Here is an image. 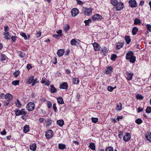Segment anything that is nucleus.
<instances>
[{"label":"nucleus","mask_w":151,"mask_h":151,"mask_svg":"<svg viewBox=\"0 0 151 151\" xmlns=\"http://www.w3.org/2000/svg\"><path fill=\"white\" fill-rule=\"evenodd\" d=\"M14 112L15 114V115L16 116H18L20 115L25 116L27 113V112L24 109H22L21 110H20L18 109H16L14 110Z\"/></svg>","instance_id":"obj_3"},{"label":"nucleus","mask_w":151,"mask_h":151,"mask_svg":"<svg viewBox=\"0 0 151 151\" xmlns=\"http://www.w3.org/2000/svg\"><path fill=\"white\" fill-rule=\"evenodd\" d=\"M79 11L76 8H73L71 11V13L73 17L76 16L78 13Z\"/></svg>","instance_id":"obj_11"},{"label":"nucleus","mask_w":151,"mask_h":151,"mask_svg":"<svg viewBox=\"0 0 151 151\" xmlns=\"http://www.w3.org/2000/svg\"><path fill=\"white\" fill-rule=\"evenodd\" d=\"M123 118V116H118L116 119L118 121H119L120 119H121Z\"/></svg>","instance_id":"obj_58"},{"label":"nucleus","mask_w":151,"mask_h":151,"mask_svg":"<svg viewBox=\"0 0 151 151\" xmlns=\"http://www.w3.org/2000/svg\"><path fill=\"white\" fill-rule=\"evenodd\" d=\"M141 23V21L138 18H136L135 19L134 22V24H140Z\"/></svg>","instance_id":"obj_32"},{"label":"nucleus","mask_w":151,"mask_h":151,"mask_svg":"<svg viewBox=\"0 0 151 151\" xmlns=\"http://www.w3.org/2000/svg\"><path fill=\"white\" fill-rule=\"evenodd\" d=\"M36 145L35 143H33L30 145V149L32 150L35 151L36 150Z\"/></svg>","instance_id":"obj_26"},{"label":"nucleus","mask_w":151,"mask_h":151,"mask_svg":"<svg viewBox=\"0 0 151 151\" xmlns=\"http://www.w3.org/2000/svg\"><path fill=\"white\" fill-rule=\"evenodd\" d=\"M50 92L51 93H54L56 92L57 91L56 89L55 88V87L52 85H51L50 86Z\"/></svg>","instance_id":"obj_23"},{"label":"nucleus","mask_w":151,"mask_h":151,"mask_svg":"<svg viewBox=\"0 0 151 151\" xmlns=\"http://www.w3.org/2000/svg\"><path fill=\"white\" fill-rule=\"evenodd\" d=\"M5 39L6 40H9L11 38V36L10 35L9 33L8 32H5L4 33Z\"/></svg>","instance_id":"obj_18"},{"label":"nucleus","mask_w":151,"mask_h":151,"mask_svg":"<svg viewBox=\"0 0 151 151\" xmlns=\"http://www.w3.org/2000/svg\"><path fill=\"white\" fill-rule=\"evenodd\" d=\"M58 147L59 149L63 150L66 148L65 145L64 144L60 143L58 145Z\"/></svg>","instance_id":"obj_31"},{"label":"nucleus","mask_w":151,"mask_h":151,"mask_svg":"<svg viewBox=\"0 0 151 151\" xmlns=\"http://www.w3.org/2000/svg\"><path fill=\"white\" fill-rule=\"evenodd\" d=\"M114 88L111 86H109L108 87V90L110 91H112L114 89Z\"/></svg>","instance_id":"obj_52"},{"label":"nucleus","mask_w":151,"mask_h":151,"mask_svg":"<svg viewBox=\"0 0 151 151\" xmlns=\"http://www.w3.org/2000/svg\"><path fill=\"white\" fill-rule=\"evenodd\" d=\"M123 45V44L122 43L118 42L116 45V48L119 49L122 48Z\"/></svg>","instance_id":"obj_35"},{"label":"nucleus","mask_w":151,"mask_h":151,"mask_svg":"<svg viewBox=\"0 0 151 151\" xmlns=\"http://www.w3.org/2000/svg\"><path fill=\"white\" fill-rule=\"evenodd\" d=\"M112 69V68L111 67H109L107 69V70L106 71V73L107 74H110L111 73Z\"/></svg>","instance_id":"obj_40"},{"label":"nucleus","mask_w":151,"mask_h":151,"mask_svg":"<svg viewBox=\"0 0 151 151\" xmlns=\"http://www.w3.org/2000/svg\"><path fill=\"white\" fill-rule=\"evenodd\" d=\"M1 58L0 60L1 61H3L5 60L6 59V57L5 55L1 54Z\"/></svg>","instance_id":"obj_37"},{"label":"nucleus","mask_w":151,"mask_h":151,"mask_svg":"<svg viewBox=\"0 0 151 151\" xmlns=\"http://www.w3.org/2000/svg\"><path fill=\"white\" fill-rule=\"evenodd\" d=\"M129 6L131 7H135L137 5V2L135 0H130L129 2Z\"/></svg>","instance_id":"obj_12"},{"label":"nucleus","mask_w":151,"mask_h":151,"mask_svg":"<svg viewBox=\"0 0 151 151\" xmlns=\"http://www.w3.org/2000/svg\"><path fill=\"white\" fill-rule=\"evenodd\" d=\"M124 38L127 44H129L131 41L130 37L129 36H126Z\"/></svg>","instance_id":"obj_33"},{"label":"nucleus","mask_w":151,"mask_h":151,"mask_svg":"<svg viewBox=\"0 0 151 151\" xmlns=\"http://www.w3.org/2000/svg\"><path fill=\"white\" fill-rule=\"evenodd\" d=\"M53 37L56 38H58L59 37V35H58L54 34L53 35Z\"/></svg>","instance_id":"obj_62"},{"label":"nucleus","mask_w":151,"mask_h":151,"mask_svg":"<svg viewBox=\"0 0 151 151\" xmlns=\"http://www.w3.org/2000/svg\"><path fill=\"white\" fill-rule=\"evenodd\" d=\"M116 58L117 55L115 54H113L111 56V60L114 61L116 59Z\"/></svg>","instance_id":"obj_44"},{"label":"nucleus","mask_w":151,"mask_h":151,"mask_svg":"<svg viewBox=\"0 0 151 151\" xmlns=\"http://www.w3.org/2000/svg\"><path fill=\"white\" fill-rule=\"evenodd\" d=\"M136 98L137 99H139L140 100H142L143 99V97L140 95L137 94L136 95Z\"/></svg>","instance_id":"obj_43"},{"label":"nucleus","mask_w":151,"mask_h":151,"mask_svg":"<svg viewBox=\"0 0 151 151\" xmlns=\"http://www.w3.org/2000/svg\"><path fill=\"white\" fill-rule=\"evenodd\" d=\"M93 46L94 50L95 51H98L99 50L100 47L99 45L97 42H94L93 44Z\"/></svg>","instance_id":"obj_13"},{"label":"nucleus","mask_w":151,"mask_h":151,"mask_svg":"<svg viewBox=\"0 0 151 151\" xmlns=\"http://www.w3.org/2000/svg\"><path fill=\"white\" fill-rule=\"evenodd\" d=\"M21 35L24 38L25 40H26L27 39V35L25 33H22Z\"/></svg>","instance_id":"obj_53"},{"label":"nucleus","mask_w":151,"mask_h":151,"mask_svg":"<svg viewBox=\"0 0 151 151\" xmlns=\"http://www.w3.org/2000/svg\"><path fill=\"white\" fill-rule=\"evenodd\" d=\"M116 10L119 11L122 9L124 7V5L123 3L120 2L117 4V6H116Z\"/></svg>","instance_id":"obj_8"},{"label":"nucleus","mask_w":151,"mask_h":151,"mask_svg":"<svg viewBox=\"0 0 151 151\" xmlns=\"http://www.w3.org/2000/svg\"><path fill=\"white\" fill-rule=\"evenodd\" d=\"M45 121L46 123H47V127H49L52 124V120L49 119H46Z\"/></svg>","instance_id":"obj_22"},{"label":"nucleus","mask_w":151,"mask_h":151,"mask_svg":"<svg viewBox=\"0 0 151 151\" xmlns=\"http://www.w3.org/2000/svg\"><path fill=\"white\" fill-rule=\"evenodd\" d=\"M138 31V28L137 27H134L133 28L132 31V35H135L136 34L137 32Z\"/></svg>","instance_id":"obj_21"},{"label":"nucleus","mask_w":151,"mask_h":151,"mask_svg":"<svg viewBox=\"0 0 151 151\" xmlns=\"http://www.w3.org/2000/svg\"><path fill=\"white\" fill-rule=\"evenodd\" d=\"M102 17L99 14H97L94 15L92 17V20L94 21L96 20L99 21H100L102 19Z\"/></svg>","instance_id":"obj_7"},{"label":"nucleus","mask_w":151,"mask_h":151,"mask_svg":"<svg viewBox=\"0 0 151 151\" xmlns=\"http://www.w3.org/2000/svg\"><path fill=\"white\" fill-rule=\"evenodd\" d=\"M70 26L68 24H66L64 27V29L65 32H67L69 29Z\"/></svg>","instance_id":"obj_42"},{"label":"nucleus","mask_w":151,"mask_h":151,"mask_svg":"<svg viewBox=\"0 0 151 151\" xmlns=\"http://www.w3.org/2000/svg\"><path fill=\"white\" fill-rule=\"evenodd\" d=\"M89 147L92 150H95L96 149V146L95 144L93 143H90L89 145Z\"/></svg>","instance_id":"obj_19"},{"label":"nucleus","mask_w":151,"mask_h":151,"mask_svg":"<svg viewBox=\"0 0 151 151\" xmlns=\"http://www.w3.org/2000/svg\"><path fill=\"white\" fill-rule=\"evenodd\" d=\"M20 73L18 70L16 71L14 73V75L15 77H17L19 74Z\"/></svg>","instance_id":"obj_50"},{"label":"nucleus","mask_w":151,"mask_h":151,"mask_svg":"<svg viewBox=\"0 0 151 151\" xmlns=\"http://www.w3.org/2000/svg\"><path fill=\"white\" fill-rule=\"evenodd\" d=\"M19 56L22 58H24L25 56V53L23 51H19L18 52Z\"/></svg>","instance_id":"obj_24"},{"label":"nucleus","mask_w":151,"mask_h":151,"mask_svg":"<svg viewBox=\"0 0 151 151\" xmlns=\"http://www.w3.org/2000/svg\"><path fill=\"white\" fill-rule=\"evenodd\" d=\"M123 139L125 142L128 141L131 139V135L130 133L127 132L123 137Z\"/></svg>","instance_id":"obj_9"},{"label":"nucleus","mask_w":151,"mask_h":151,"mask_svg":"<svg viewBox=\"0 0 151 151\" xmlns=\"http://www.w3.org/2000/svg\"><path fill=\"white\" fill-rule=\"evenodd\" d=\"M105 151H114L113 148L111 146H109L106 147Z\"/></svg>","instance_id":"obj_39"},{"label":"nucleus","mask_w":151,"mask_h":151,"mask_svg":"<svg viewBox=\"0 0 151 151\" xmlns=\"http://www.w3.org/2000/svg\"><path fill=\"white\" fill-rule=\"evenodd\" d=\"M146 112L148 113H150L151 112V107L150 106H148L146 109Z\"/></svg>","instance_id":"obj_46"},{"label":"nucleus","mask_w":151,"mask_h":151,"mask_svg":"<svg viewBox=\"0 0 151 151\" xmlns=\"http://www.w3.org/2000/svg\"><path fill=\"white\" fill-rule=\"evenodd\" d=\"M111 3L114 6H117V4H118L117 0H111Z\"/></svg>","instance_id":"obj_34"},{"label":"nucleus","mask_w":151,"mask_h":151,"mask_svg":"<svg viewBox=\"0 0 151 151\" xmlns=\"http://www.w3.org/2000/svg\"><path fill=\"white\" fill-rule=\"evenodd\" d=\"M137 111L138 113H139L142 111L143 110V109L140 107H139L137 109Z\"/></svg>","instance_id":"obj_64"},{"label":"nucleus","mask_w":151,"mask_h":151,"mask_svg":"<svg viewBox=\"0 0 151 151\" xmlns=\"http://www.w3.org/2000/svg\"><path fill=\"white\" fill-rule=\"evenodd\" d=\"M35 108L34 104L32 102H29L26 105V109L29 111L33 110Z\"/></svg>","instance_id":"obj_5"},{"label":"nucleus","mask_w":151,"mask_h":151,"mask_svg":"<svg viewBox=\"0 0 151 151\" xmlns=\"http://www.w3.org/2000/svg\"><path fill=\"white\" fill-rule=\"evenodd\" d=\"M11 39L13 42H15L17 40V37L16 36H12L11 37Z\"/></svg>","instance_id":"obj_51"},{"label":"nucleus","mask_w":151,"mask_h":151,"mask_svg":"<svg viewBox=\"0 0 151 151\" xmlns=\"http://www.w3.org/2000/svg\"><path fill=\"white\" fill-rule=\"evenodd\" d=\"M27 83L29 84H32V86H33L37 83H38L39 81H38L37 78L34 79V77L32 75L30 76L27 80Z\"/></svg>","instance_id":"obj_2"},{"label":"nucleus","mask_w":151,"mask_h":151,"mask_svg":"<svg viewBox=\"0 0 151 151\" xmlns=\"http://www.w3.org/2000/svg\"><path fill=\"white\" fill-rule=\"evenodd\" d=\"M147 27V29L150 32H151V25L150 24H147L146 25Z\"/></svg>","instance_id":"obj_48"},{"label":"nucleus","mask_w":151,"mask_h":151,"mask_svg":"<svg viewBox=\"0 0 151 151\" xmlns=\"http://www.w3.org/2000/svg\"><path fill=\"white\" fill-rule=\"evenodd\" d=\"M126 58L132 63H134L136 59V57L134 55V52L132 51H129L127 53Z\"/></svg>","instance_id":"obj_1"},{"label":"nucleus","mask_w":151,"mask_h":151,"mask_svg":"<svg viewBox=\"0 0 151 151\" xmlns=\"http://www.w3.org/2000/svg\"><path fill=\"white\" fill-rule=\"evenodd\" d=\"M145 137L147 140L151 142V133L150 132H147L146 133Z\"/></svg>","instance_id":"obj_17"},{"label":"nucleus","mask_w":151,"mask_h":151,"mask_svg":"<svg viewBox=\"0 0 151 151\" xmlns=\"http://www.w3.org/2000/svg\"><path fill=\"white\" fill-rule=\"evenodd\" d=\"M9 101L7 100L6 101L4 102V105L7 106L9 104Z\"/></svg>","instance_id":"obj_54"},{"label":"nucleus","mask_w":151,"mask_h":151,"mask_svg":"<svg viewBox=\"0 0 151 151\" xmlns=\"http://www.w3.org/2000/svg\"><path fill=\"white\" fill-rule=\"evenodd\" d=\"M19 80L14 81L12 82V84L16 86L19 84Z\"/></svg>","instance_id":"obj_45"},{"label":"nucleus","mask_w":151,"mask_h":151,"mask_svg":"<svg viewBox=\"0 0 151 151\" xmlns=\"http://www.w3.org/2000/svg\"><path fill=\"white\" fill-rule=\"evenodd\" d=\"M91 22V20L89 19L88 20H86L84 21V22L86 26H88L89 25V23Z\"/></svg>","instance_id":"obj_49"},{"label":"nucleus","mask_w":151,"mask_h":151,"mask_svg":"<svg viewBox=\"0 0 151 151\" xmlns=\"http://www.w3.org/2000/svg\"><path fill=\"white\" fill-rule=\"evenodd\" d=\"M83 13L86 15L90 16L92 14V10L90 8L84 9L83 11Z\"/></svg>","instance_id":"obj_6"},{"label":"nucleus","mask_w":151,"mask_h":151,"mask_svg":"<svg viewBox=\"0 0 151 151\" xmlns=\"http://www.w3.org/2000/svg\"><path fill=\"white\" fill-rule=\"evenodd\" d=\"M5 98L7 100L11 101L13 99V96L12 95L8 93L6 95Z\"/></svg>","instance_id":"obj_14"},{"label":"nucleus","mask_w":151,"mask_h":151,"mask_svg":"<svg viewBox=\"0 0 151 151\" xmlns=\"http://www.w3.org/2000/svg\"><path fill=\"white\" fill-rule=\"evenodd\" d=\"M77 3L80 5H82L83 4V2L80 0H76Z\"/></svg>","instance_id":"obj_59"},{"label":"nucleus","mask_w":151,"mask_h":151,"mask_svg":"<svg viewBox=\"0 0 151 151\" xmlns=\"http://www.w3.org/2000/svg\"><path fill=\"white\" fill-rule=\"evenodd\" d=\"M15 103L17 107L19 108L21 107L22 104L21 103L18 99H17Z\"/></svg>","instance_id":"obj_27"},{"label":"nucleus","mask_w":151,"mask_h":151,"mask_svg":"<svg viewBox=\"0 0 151 151\" xmlns=\"http://www.w3.org/2000/svg\"><path fill=\"white\" fill-rule=\"evenodd\" d=\"M53 109H54V111L55 112H56L57 111V108L56 107V104H53Z\"/></svg>","instance_id":"obj_55"},{"label":"nucleus","mask_w":151,"mask_h":151,"mask_svg":"<svg viewBox=\"0 0 151 151\" xmlns=\"http://www.w3.org/2000/svg\"><path fill=\"white\" fill-rule=\"evenodd\" d=\"M91 120L93 122L96 123L98 121V119L97 118L92 117Z\"/></svg>","instance_id":"obj_47"},{"label":"nucleus","mask_w":151,"mask_h":151,"mask_svg":"<svg viewBox=\"0 0 151 151\" xmlns=\"http://www.w3.org/2000/svg\"><path fill=\"white\" fill-rule=\"evenodd\" d=\"M135 122L139 124H140L142 122V121L140 118H138L135 121Z\"/></svg>","instance_id":"obj_41"},{"label":"nucleus","mask_w":151,"mask_h":151,"mask_svg":"<svg viewBox=\"0 0 151 151\" xmlns=\"http://www.w3.org/2000/svg\"><path fill=\"white\" fill-rule=\"evenodd\" d=\"M72 81L73 83L75 84H77L78 83L79 81L78 78H73Z\"/></svg>","instance_id":"obj_20"},{"label":"nucleus","mask_w":151,"mask_h":151,"mask_svg":"<svg viewBox=\"0 0 151 151\" xmlns=\"http://www.w3.org/2000/svg\"><path fill=\"white\" fill-rule=\"evenodd\" d=\"M68 85L67 83L64 82L60 86V88L66 89L68 88Z\"/></svg>","instance_id":"obj_15"},{"label":"nucleus","mask_w":151,"mask_h":151,"mask_svg":"<svg viewBox=\"0 0 151 151\" xmlns=\"http://www.w3.org/2000/svg\"><path fill=\"white\" fill-rule=\"evenodd\" d=\"M53 135V132L51 129H49L45 132V136L46 138L49 139L51 138Z\"/></svg>","instance_id":"obj_4"},{"label":"nucleus","mask_w":151,"mask_h":151,"mask_svg":"<svg viewBox=\"0 0 151 151\" xmlns=\"http://www.w3.org/2000/svg\"><path fill=\"white\" fill-rule=\"evenodd\" d=\"M134 76V74L132 73L126 72V73L125 77L126 79L128 80H130L132 79V77Z\"/></svg>","instance_id":"obj_10"},{"label":"nucleus","mask_w":151,"mask_h":151,"mask_svg":"<svg viewBox=\"0 0 151 151\" xmlns=\"http://www.w3.org/2000/svg\"><path fill=\"white\" fill-rule=\"evenodd\" d=\"M57 123L60 127H62L64 124V122L63 120H58L57 121Z\"/></svg>","instance_id":"obj_29"},{"label":"nucleus","mask_w":151,"mask_h":151,"mask_svg":"<svg viewBox=\"0 0 151 151\" xmlns=\"http://www.w3.org/2000/svg\"><path fill=\"white\" fill-rule=\"evenodd\" d=\"M64 53V50L63 49L59 50L57 51V55L59 57H61L63 55Z\"/></svg>","instance_id":"obj_16"},{"label":"nucleus","mask_w":151,"mask_h":151,"mask_svg":"<svg viewBox=\"0 0 151 151\" xmlns=\"http://www.w3.org/2000/svg\"><path fill=\"white\" fill-rule=\"evenodd\" d=\"M57 101L59 104H63L64 103L63 99L61 97H59L58 98Z\"/></svg>","instance_id":"obj_25"},{"label":"nucleus","mask_w":151,"mask_h":151,"mask_svg":"<svg viewBox=\"0 0 151 151\" xmlns=\"http://www.w3.org/2000/svg\"><path fill=\"white\" fill-rule=\"evenodd\" d=\"M122 109V104L121 103L116 105V109L117 111H120Z\"/></svg>","instance_id":"obj_36"},{"label":"nucleus","mask_w":151,"mask_h":151,"mask_svg":"<svg viewBox=\"0 0 151 151\" xmlns=\"http://www.w3.org/2000/svg\"><path fill=\"white\" fill-rule=\"evenodd\" d=\"M77 43L78 44L77 41L75 39H72L70 41V44L72 45H76Z\"/></svg>","instance_id":"obj_28"},{"label":"nucleus","mask_w":151,"mask_h":151,"mask_svg":"<svg viewBox=\"0 0 151 151\" xmlns=\"http://www.w3.org/2000/svg\"><path fill=\"white\" fill-rule=\"evenodd\" d=\"M1 134L2 135H5L6 134V132L5 130L4 129L3 131L1 132Z\"/></svg>","instance_id":"obj_63"},{"label":"nucleus","mask_w":151,"mask_h":151,"mask_svg":"<svg viewBox=\"0 0 151 151\" xmlns=\"http://www.w3.org/2000/svg\"><path fill=\"white\" fill-rule=\"evenodd\" d=\"M107 48L106 47H104L101 50V52L103 53L105 55L108 51Z\"/></svg>","instance_id":"obj_38"},{"label":"nucleus","mask_w":151,"mask_h":151,"mask_svg":"<svg viewBox=\"0 0 151 151\" xmlns=\"http://www.w3.org/2000/svg\"><path fill=\"white\" fill-rule=\"evenodd\" d=\"M23 130L25 133H27L29 131V126L27 125H25L23 127Z\"/></svg>","instance_id":"obj_30"},{"label":"nucleus","mask_w":151,"mask_h":151,"mask_svg":"<svg viewBox=\"0 0 151 151\" xmlns=\"http://www.w3.org/2000/svg\"><path fill=\"white\" fill-rule=\"evenodd\" d=\"M37 37H39L41 36V32L40 31H39L37 32V33L36 34Z\"/></svg>","instance_id":"obj_57"},{"label":"nucleus","mask_w":151,"mask_h":151,"mask_svg":"<svg viewBox=\"0 0 151 151\" xmlns=\"http://www.w3.org/2000/svg\"><path fill=\"white\" fill-rule=\"evenodd\" d=\"M4 31L5 32H6L7 31L9 30V27L8 26H4Z\"/></svg>","instance_id":"obj_61"},{"label":"nucleus","mask_w":151,"mask_h":151,"mask_svg":"<svg viewBox=\"0 0 151 151\" xmlns=\"http://www.w3.org/2000/svg\"><path fill=\"white\" fill-rule=\"evenodd\" d=\"M32 65L30 64H28L27 66V68L28 70H29L32 68Z\"/></svg>","instance_id":"obj_60"},{"label":"nucleus","mask_w":151,"mask_h":151,"mask_svg":"<svg viewBox=\"0 0 151 151\" xmlns=\"http://www.w3.org/2000/svg\"><path fill=\"white\" fill-rule=\"evenodd\" d=\"M47 105V107L49 108H50L52 106V104L50 102H48Z\"/></svg>","instance_id":"obj_56"}]
</instances>
